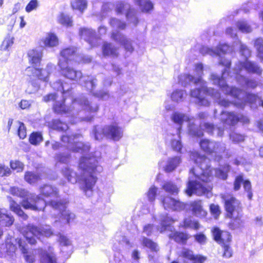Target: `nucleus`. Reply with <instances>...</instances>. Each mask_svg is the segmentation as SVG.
<instances>
[{"instance_id":"nucleus-20","label":"nucleus","mask_w":263,"mask_h":263,"mask_svg":"<svg viewBox=\"0 0 263 263\" xmlns=\"http://www.w3.org/2000/svg\"><path fill=\"white\" fill-rule=\"evenodd\" d=\"M195 85L199 87L191 90V96L196 98V103L198 105L200 106H209L210 105V102L207 99L201 96V93L203 92L204 93L208 95H209V94L201 88V85L200 84H198L197 85Z\"/></svg>"},{"instance_id":"nucleus-25","label":"nucleus","mask_w":263,"mask_h":263,"mask_svg":"<svg viewBox=\"0 0 263 263\" xmlns=\"http://www.w3.org/2000/svg\"><path fill=\"white\" fill-rule=\"evenodd\" d=\"M40 194L45 197L58 198L59 191L58 188L49 184H44L40 188Z\"/></svg>"},{"instance_id":"nucleus-23","label":"nucleus","mask_w":263,"mask_h":263,"mask_svg":"<svg viewBox=\"0 0 263 263\" xmlns=\"http://www.w3.org/2000/svg\"><path fill=\"white\" fill-rule=\"evenodd\" d=\"M172 121L178 125L177 128V134H180L181 130L182 129V125L184 122H188L190 120V118L186 114L181 113L178 111L174 112L171 115Z\"/></svg>"},{"instance_id":"nucleus-12","label":"nucleus","mask_w":263,"mask_h":263,"mask_svg":"<svg viewBox=\"0 0 263 263\" xmlns=\"http://www.w3.org/2000/svg\"><path fill=\"white\" fill-rule=\"evenodd\" d=\"M115 10L117 14H122L124 11H127L126 13V17L127 20L130 23L136 26L139 20L137 16V12L134 9L130 7V6L127 3L123 1H118L115 3Z\"/></svg>"},{"instance_id":"nucleus-61","label":"nucleus","mask_w":263,"mask_h":263,"mask_svg":"<svg viewBox=\"0 0 263 263\" xmlns=\"http://www.w3.org/2000/svg\"><path fill=\"white\" fill-rule=\"evenodd\" d=\"M239 48L240 54L244 57L246 60H248L247 59L251 54V51L250 49L248 48L247 46L242 44L241 42H240Z\"/></svg>"},{"instance_id":"nucleus-18","label":"nucleus","mask_w":263,"mask_h":263,"mask_svg":"<svg viewBox=\"0 0 263 263\" xmlns=\"http://www.w3.org/2000/svg\"><path fill=\"white\" fill-rule=\"evenodd\" d=\"M224 200L225 209L229 215H234L235 212L240 214V212H242L240 202L236 198L230 197Z\"/></svg>"},{"instance_id":"nucleus-53","label":"nucleus","mask_w":263,"mask_h":263,"mask_svg":"<svg viewBox=\"0 0 263 263\" xmlns=\"http://www.w3.org/2000/svg\"><path fill=\"white\" fill-rule=\"evenodd\" d=\"M229 171V166L228 165L224 170L221 168L214 169L215 175L216 177L221 179L222 180H226L228 177V172Z\"/></svg>"},{"instance_id":"nucleus-47","label":"nucleus","mask_w":263,"mask_h":263,"mask_svg":"<svg viewBox=\"0 0 263 263\" xmlns=\"http://www.w3.org/2000/svg\"><path fill=\"white\" fill-rule=\"evenodd\" d=\"M41 179V176L37 173L27 172L25 175V180L30 184L36 183Z\"/></svg>"},{"instance_id":"nucleus-17","label":"nucleus","mask_w":263,"mask_h":263,"mask_svg":"<svg viewBox=\"0 0 263 263\" xmlns=\"http://www.w3.org/2000/svg\"><path fill=\"white\" fill-rule=\"evenodd\" d=\"M161 202L164 208L166 210L180 211L185 208V204L179 200H176L170 196H165L162 199Z\"/></svg>"},{"instance_id":"nucleus-40","label":"nucleus","mask_w":263,"mask_h":263,"mask_svg":"<svg viewBox=\"0 0 263 263\" xmlns=\"http://www.w3.org/2000/svg\"><path fill=\"white\" fill-rule=\"evenodd\" d=\"M199 223L198 221L194 220L191 217L185 218L184 219L183 224L181 227L185 229H193L198 230L199 228Z\"/></svg>"},{"instance_id":"nucleus-14","label":"nucleus","mask_w":263,"mask_h":263,"mask_svg":"<svg viewBox=\"0 0 263 263\" xmlns=\"http://www.w3.org/2000/svg\"><path fill=\"white\" fill-rule=\"evenodd\" d=\"M243 69L248 73H255L258 76H260L262 72V68L258 64L248 60H245L243 62L238 61L234 67V70L237 73H240Z\"/></svg>"},{"instance_id":"nucleus-43","label":"nucleus","mask_w":263,"mask_h":263,"mask_svg":"<svg viewBox=\"0 0 263 263\" xmlns=\"http://www.w3.org/2000/svg\"><path fill=\"white\" fill-rule=\"evenodd\" d=\"M71 5L73 9L83 13L87 8V2L86 0H74L71 2Z\"/></svg>"},{"instance_id":"nucleus-30","label":"nucleus","mask_w":263,"mask_h":263,"mask_svg":"<svg viewBox=\"0 0 263 263\" xmlns=\"http://www.w3.org/2000/svg\"><path fill=\"white\" fill-rule=\"evenodd\" d=\"M181 162L180 156H174L168 158L166 165L163 167L164 171L166 173H170L174 171Z\"/></svg>"},{"instance_id":"nucleus-49","label":"nucleus","mask_w":263,"mask_h":263,"mask_svg":"<svg viewBox=\"0 0 263 263\" xmlns=\"http://www.w3.org/2000/svg\"><path fill=\"white\" fill-rule=\"evenodd\" d=\"M43 140V136L41 133L36 132H33L30 136L29 142L34 145L39 144Z\"/></svg>"},{"instance_id":"nucleus-27","label":"nucleus","mask_w":263,"mask_h":263,"mask_svg":"<svg viewBox=\"0 0 263 263\" xmlns=\"http://www.w3.org/2000/svg\"><path fill=\"white\" fill-rule=\"evenodd\" d=\"M81 85L86 88L91 94L96 88L97 80L92 76H83L80 79Z\"/></svg>"},{"instance_id":"nucleus-8","label":"nucleus","mask_w":263,"mask_h":263,"mask_svg":"<svg viewBox=\"0 0 263 263\" xmlns=\"http://www.w3.org/2000/svg\"><path fill=\"white\" fill-rule=\"evenodd\" d=\"M156 219L158 221L160 224V228L158 230L160 233H163L168 230L172 232L169 234V237L173 239L177 243L185 244L187 240L190 238L189 235L186 233L174 231L175 228L172 226V224L174 222V219L168 216V214L166 213H161L158 215Z\"/></svg>"},{"instance_id":"nucleus-2","label":"nucleus","mask_w":263,"mask_h":263,"mask_svg":"<svg viewBox=\"0 0 263 263\" xmlns=\"http://www.w3.org/2000/svg\"><path fill=\"white\" fill-rule=\"evenodd\" d=\"M97 158L93 156H83L79 161V167L83 171V175L79 176L76 172L68 167L62 170V173L67 180L72 183H76L78 180L82 182V189L86 195L90 197L92 193V188L97 181L94 175L96 172L102 171V166L98 164Z\"/></svg>"},{"instance_id":"nucleus-37","label":"nucleus","mask_w":263,"mask_h":263,"mask_svg":"<svg viewBox=\"0 0 263 263\" xmlns=\"http://www.w3.org/2000/svg\"><path fill=\"white\" fill-rule=\"evenodd\" d=\"M102 53L104 56L117 57V49L111 43H104L102 46Z\"/></svg>"},{"instance_id":"nucleus-19","label":"nucleus","mask_w":263,"mask_h":263,"mask_svg":"<svg viewBox=\"0 0 263 263\" xmlns=\"http://www.w3.org/2000/svg\"><path fill=\"white\" fill-rule=\"evenodd\" d=\"M111 38L115 41L123 46L126 51L129 53H132L133 51L134 48L131 41L128 40L125 35L119 31H113L111 33Z\"/></svg>"},{"instance_id":"nucleus-58","label":"nucleus","mask_w":263,"mask_h":263,"mask_svg":"<svg viewBox=\"0 0 263 263\" xmlns=\"http://www.w3.org/2000/svg\"><path fill=\"white\" fill-rule=\"evenodd\" d=\"M221 237V238H220V241H219V243L221 244V246H223L224 244H229L232 238L230 233L227 231H222Z\"/></svg>"},{"instance_id":"nucleus-51","label":"nucleus","mask_w":263,"mask_h":263,"mask_svg":"<svg viewBox=\"0 0 263 263\" xmlns=\"http://www.w3.org/2000/svg\"><path fill=\"white\" fill-rule=\"evenodd\" d=\"M70 158V155L68 152L57 153L55 156V159L57 161L62 163H67L69 162Z\"/></svg>"},{"instance_id":"nucleus-31","label":"nucleus","mask_w":263,"mask_h":263,"mask_svg":"<svg viewBox=\"0 0 263 263\" xmlns=\"http://www.w3.org/2000/svg\"><path fill=\"white\" fill-rule=\"evenodd\" d=\"M14 218L9 215L5 209H0V226L10 227L14 222Z\"/></svg>"},{"instance_id":"nucleus-57","label":"nucleus","mask_w":263,"mask_h":263,"mask_svg":"<svg viewBox=\"0 0 263 263\" xmlns=\"http://www.w3.org/2000/svg\"><path fill=\"white\" fill-rule=\"evenodd\" d=\"M13 44V38L10 36H7L3 41L0 46L1 50H8L9 47L11 46Z\"/></svg>"},{"instance_id":"nucleus-48","label":"nucleus","mask_w":263,"mask_h":263,"mask_svg":"<svg viewBox=\"0 0 263 263\" xmlns=\"http://www.w3.org/2000/svg\"><path fill=\"white\" fill-rule=\"evenodd\" d=\"M162 187L165 191L171 194H177L179 191L178 188L176 185L171 181L165 182Z\"/></svg>"},{"instance_id":"nucleus-26","label":"nucleus","mask_w":263,"mask_h":263,"mask_svg":"<svg viewBox=\"0 0 263 263\" xmlns=\"http://www.w3.org/2000/svg\"><path fill=\"white\" fill-rule=\"evenodd\" d=\"M181 256L192 262V263H203L206 258L201 255H195L190 250L184 249L181 253Z\"/></svg>"},{"instance_id":"nucleus-35","label":"nucleus","mask_w":263,"mask_h":263,"mask_svg":"<svg viewBox=\"0 0 263 263\" xmlns=\"http://www.w3.org/2000/svg\"><path fill=\"white\" fill-rule=\"evenodd\" d=\"M188 132L189 135L193 137H200L203 135L200 127L192 122L191 119L188 122Z\"/></svg>"},{"instance_id":"nucleus-1","label":"nucleus","mask_w":263,"mask_h":263,"mask_svg":"<svg viewBox=\"0 0 263 263\" xmlns=\"http://www.w3.org/2000/svg\"><path fill=\"white\" fill-rule=\"evenodd\" d=\"M11 194L17 197L25 198L22 201V205L25 209L32 211H44L46 206L49 205L54 210L59 212L60 218L65 220L67 223H70L75 218L74 213L67 210L69 202L67 199L63 198L59 200H50L46 202L40 195L30 194L28 195V192L25 190L17 187L10 188Z\"/></svg>"},{"instance_id":"nucleus-15","label":"nucleus","mask_w":263,"mask_h":263,"mask_svg":"<svg viewBox=\"0 0 263 263\" xmlns=\"http://www.w3.org/2000/svg\"><path fill=\"white\" fill-rule=\"evenodd\" d=\"M81 37L89 43L91 47H96L99 45L100 39L96 35L95 30L90 28H81L79 30Z\"/></svg>"},{"instance_id":"nucleus-60","label":"nucleus","mask_w":263,"mask_h":263,"mask_svg":"<svg viewBox=\"0 0 263 263\" xmlns=\"http://www.w3.org/2000/svg\"><path fill=\"white\" fill-rule=\"evenodd\" d=\"M157 192V188L154 185L151 186L149 189L147 193H146V195L148 198V200L149 202H153L155 200Z\"/></svg>"},{"instance_id":"nucleus-6","label":"nucleus","mask_w":263,"mask_h":263,"mask_svg":"<svg viewBox=\"0 0 263 263\" xmlns=\"http://www.w3.org/2000/svg\"><path fill=\"white\" fill-rule=\"evenodd\" d=\"M123 128L117 123L104 126L95 125L92 134L96 140L101 141L104 138L114 141H119L123 136Z\"/></svg>"},{"instance_id":"nucleus-29","label":"nucleus","mask_w":263,"mask_h":263,"mask_svg":"<svg viewBox=\"0 0 263 263\" xmlns=\"http://www.w3.org/2000/svg\"><path fill=\"white\" fill-rule=\"evenodd\" d=\"M242 212H240V214L237 213V215H229V217H231V220L229 224L230 229L232 230H236L241 229L244 226V220L241 219Z\"/></svg>"},{"instance_id":"nucleus-42","label":"nucleus","mask_w":263,"mask_h":263,"mask_svg":"<svg viewBox=\"0 0 263 263\" xmlns=\"http://www.w3.org/2000/svg\"><path fill=\"white\" fill-rule=\"evenodd\" d=\"M18 245L22 253L24 254L25 260L29 263H33L35 261L34 257L32 256L27 254V248L26 245L24 241L22 240L19 239L18 241Z\"/></svg>"},{"instance_id":"nucleus-41","label":"nucleus","mask_w":263,"mask_h":263,"mask_svg":"<svg viewBox=\"0 0 263 263\" xmlns=\"http://www.w3.org/2000/svg\"><path fill=\"white\" fill-rule=\"evenodd\" d=\"M49 126L53 129L61 132L65 131L68 129L67 124L59 119H53L49 123Z\"/></svg>"},{"instance_id":"nucleus-11","label":"nucleus","mask_w":263,"mask_h":263,"mask_svg":"<svg viewBox=\"0 0 263 263\" xmlns=\"http://www.w3.org/2000/svg\"><path fill=\"white\" fill-rule=\"evenodd\" d=\"M199 144L201 149L204 152L210 154H215L218 161L221 159V154L226 150V146L224 143L207 139L201 140Z\"/></svg>"},{"instance_id":"nucleus-16","label":"nucleus","mask_w":263,"mask_h":263,"mask_svg":"<svg viewBox=\"0 0 263 263\" xmlns=\"http://www.w3.org/2000/svg\"><path fill=\"white\" fill-rule=\"evenodd\" d=\"M179 83L182 86L186 87L189 85H197L200 84L201 88L203 90V86H207L206 83L202 79L195 78L190 74L183 73L178 77Z\"/></svg>"},{"instance_id":"nucleus-46","label":"nucleus","mask_w":263,"mask_h":263,"mask_svg":"<svg viewBox=\"0 0 263 263\" xmlns=\"http://www.w3.org/2000/svg\"><path fill=\"white\" fill-rule=\"evenodd\" d=\"M142 244L143 246L148 248L152 252H157L158 250L157 244L146 237H142Z\"/></svg>"},{"instance_id":"nucleus-56","label":"nucleus","mask_w":263,"mask_h":263,"mask_svg":"<svg viewBox=\"0 0 263 263\" xmlns=\"http://www.w3.org/2000/svg\"><path fill=\"white\" fill-rule=\"evenodd\" d=\"M178 139H173L171 141V146L172 149L179 153L181 152L182 144L180 140V134H177Z\"/></svg>"},{"instance_id":"nucleus-5","label":"nucleus","mask_w":263,"mask_h":263,"mask_svg":"<svg viewBox=\"0 0 263 263\" xmlns=\"http://www.w3.org/2000/svg\"><path fill=\"white\" fill-rule=\"evenodd\" d=\"M219 64L224 66L222 76L220 77L216 74L212 73L211 75V80L213 83L218 86L224 93L238 100V102L234 103L235 106L238 108L243 109L245 106L246 102L253 103L258 101L259 97L257 95L251 93H246L245 100H241L240 99L243 96L242 90L234 86H229L225 80L226 77L229 75L230 68L231 65V61L221 58Z\"/></svg>"},{"instance_id":"nucleus-36","label":"nucleus","mask_w":263,"mask_h":263,"mask_svg":"<svg viewBox=\"0 0 263 263\" xmlns=\"http://www.w3.org/2000/svg\"><path fill=\"white\" fill-rule=\"evenodd\" d=\"M186 91L182 89H177L174 90L171 94L172 101L179 103L183 102L187 97Z\"/></svg>"},{"instance_id":"nucleus-9","label":"nucleus","mask_w":263,"mask_h":263,"mask_svg":"<svg viewBox=\"0 0 263 263\" xmlns=\"http://www.w3.org/2000/svg\"><path fill=\"white\" fill-rule=\"evenodd\" d=\"M53 234V231L49 226L39 228L35 225L29 224L27 226L24 236L27 242L31 245L36 243V239H40L41 236L49 237Z\"/></svg>"},{"instance_id":"nucleus-50","label":"nucleus","mask_w":263,"mask_h":263,"mask_svg":"<svg viewBox=\"0 0 263 263\" xmlns=\"http://www.w3.org/2000/svg\"><path fill=\"white\" fill-rule=\"evenodd\" d=\"M254 46L257 51L258 57L260 62L263 63V39H256L254 43Z\"/></svg>"},{"instance_id":"nucleus-45","label":"nucleus","mask_w":263,"mask_h":263,"mask_svg":"<svg viewBox=\"0 0 263 263\" xmlns=\"http://www.w3.org/2000/svg\"><path fill=\"white\" fill-rule=\"evenodd\" d=\"M235 25L237 29L242 33H250L252 31L251 26L247 21H238Z\"/></svg>"},{"instance_id":"nucleus-63","label":"nucleus","mask_w":263,"mask_h":263,"mask_svg":"<svg viewBox=\"0 0 263 263\" xmlns=\"http://www.w3.org/2000/svg\"><path fill=\"white\" fill-rule=\"evenodd\" d=\"M92 95L94 97L102 100H106L109 97L108 92L103 90L94 91Z\"/></svg>"},{"instance_id":"nucleus-38","label":"nucleus","mask_w":263,"mask_h":263,"mask_svg":"<svg viewBox=\"0 0 263 263\" xmlns=\"http://www.w3.org/2000/svg\"><path fill=\"white\" fill-rule=\"evenodd\" d=\"M134 2L143 12H148L154 8L153 4L149 0H134Z\"/></svg>"},{"instance_id":"nucleus-21","label":"nucleus","mask_w":263,"mask_h":263,"mask_svg":"<svg viewBox=\"0 0 263 263\" xmlns=\"http://www.w3.org/2000/svg\"><path fill=\"white\" fill-rule=\"evenodd\" d=\"M77 54V48L74 47H70L65 48L61 51V56L63 61L67 62V64L69 61L79 62L80 59Z\"/></svg>"},{"instance_id":"nucleus-28","label":"nucleus","mask_w":263,"mask_h":263,"mask_svg":"<svg viewBox=\"0 0 263 263\" xmlns=\"http://www.w3.org/2000/svg\"><path fill=\"white\" fill-rule=\"evenodd\" d=\"M38 254L41 263H57V259L54 253L48 252L45 250L40 249Z\"/></svg>"},{"instance_id":"nucleus-52","label":"nucleus","mask_w":263,"mask_h":263,"mask_svg":"<svg viewBox=\"0 0 263 263\" xmlns=\"http://www.w3.org/2000/svg\"><path fill=\"white\" fill-rule=\"evenodd\" d=\"M110 25L115 28L123 30L125 29L126 24L124 22L116 18H111L109 21Z\"/></svg>"},{"instance_id":"nucleus-22","label":"nucleus","mask_w":263,"mask_h":263,"mask_svg":"<svg viewBox=\"0 0 263 263\" xmlns=\"http://www.w3.org/2000/svg\"><path fill=\"white\" fill-rule=\"evenodd\" d=\"M203 89L209 94V96L213 97L220 106L227 107L231 104V102L228 100L221 98L220 93L217 90L209 87L207 86H203Z\"/></svg>"},{"instance_id":"nucleus-44","label":"nucleus","mask_w":263,"mask_h":263,"mask_svg":"<svg viewBox=\"0 0 263 263\" xmlns=\"http://www.w3.org/2000/svg\"><path fill=\"white\" fill-rule=\"evenodd\" d=\"M59 41L58 37L53 33L48 34L44 41V44L46 47H52L58 45Z\"/></svg>"},{"instance_id":"nucleus-10","label":"nucleus","mask_w":263,"mask_h":263,"mask_svg":"<svg viewBox=\"0 0 263 263\" xmlns=\"http://www.w3.org/2000/svg\"><path fill=\"white\" fill-rule=\"evenodd\" d=\"M82 137L81 134L64 135L61 137V140L67 144V148L74 152H87L90 145L89 143H83L78 140Z\"/></svg>"},{"instance_id":"nucleus-32","label":"nucleus","mask_w":263,"mask_h":263,"mask_svg":"<svg viewBox=\"0 0 263 263\" xmlns=\"http://www.w3.org/2000/svg\"><path fill=\"white\" fill-rule=\"evenodd\" d=\"M14 218L9 215L5 209H0V226L10 227L14 222Z\"/></svg>"},{"instance_id":"nucleus-62","label":"nucleus","mask_w":263,"mask_h":263,"mask_svg":"<svg viewBox=\"0 0 263 263\" xmlns=\"http://www.w3.org/2000/svg\"><path fill=\"white\" fill-rule=\"evenodd\" d=\"M218 50V53L215 56H219L221 53H226L231 51V48L227 44H219L215 50Z\"/></svg>"},{"instance_id":"nucleus-54","label":"nucleus","mask_w":263,"mask_h":263,"mask_svg":"<svg viewBox=\"0 0 263 263\" xmlns=\"http://www.w3.org/2000/svg\"><path fill=\"white\" fill-rule=\"evenodd\" d=\"M230 140L234 143H239L244 141L245 136L239 133L232 132L229 135Z\"/></svg>"},{"instance_id":"nucleus-55","label":"nucleus","mask_w":263,"mask_h":263,"mask_svg":"<svg viewBox=\"0 0 263 263\" xmlns=\"http://www.w3.org/2000/svg\"><path fill=\"white\" fill-rule=\"evenodd\" d=\"M59 22L60 24L66 27H71L72 26L71 18L64 13L61 14L59 18Z\"/></svg>"},{"instance_id":"nucleus-4","label":"nucleus","mask_w":263,"mask_h":263,"mask_svg":"<svg viewBox=\"0 0 263 263\" xmlns=\"http://www.w3.org/2000/svg\"><path fill=\"white\" fill-rule=\"evenodd\" d=\"M191 158L198 165L201 173L200 175L197 174L194 172V169L191 170L190 172H193L195 180H192L191 177H189L185 190L186 194L189 196L195 194L198 196L204 195L208 198L212 197L211 189L205 187L204 184L200 182H207L212 174L210 160L204 155H200L197 152L193 153L191 155Z\"/></svg>"},{"instance_id":"nucleus-64","label":"nucleus","mask_w":263,"mask_h":263,"mask_svg":"<svg viewBox=\"0 0 263 263\" xmlns=\"http://www.w3.org/2000/svg\"><path fill=\"white\" fill-rule=\"evenodd\" d=\"M243 185L245 192L248 194L247 196L248 199L251 200L253 197V193L252 192L251 182L249 180H245Z\"/></svg>"},{"instance_id":"nucleus-13","label":"nucleus","mask_w":263,"mask_h":263,"mask_svg":"<svg viewBox=\"0 0 263 263\" xmlns=\"http://www.w3.org/2000/svg\"><path fill=\"white\" fill-rule=\"evenodd\" d=\"M58 65L62 75L65 78L74 81H78L82 78V73L81 71L68 66L67 62L63 61L62 59L59 60Z\"/></svg>"},{"instance_id":"nucleus-7","label":"nucleus","mask_w":263,"mask_h":263,"mask_svg":"<svg viewBox=\"0 0 263 263\" xmlns=\"http://www.w3.org/2000/svg\"><path fill=\"white\" fill-rule=\"evenodd\" d=\"M28 55L29 61L35 69L33 74L38 78L39 80L47 82L50 74L55 69V66L51 63H49L45 69L38 68L43 55L41 48L29 50Z\"/></svg>"},{"instance_id":"nucleus-3","label":"nucleus","mask_w":263,"mask_h":263,"mask_svg":"<svg viewBox=\"0 0 263 263\" xmlns=\"http://www.w3.org/2000/svg\"><path fill=\"white\" fill-rule=\"evenodd\" d=\"M52 87L58 91H60L63 95L62 101H56L53 105V109L55 112L58 113H70L74 115V112H77L80 110L83 109L90 114L96 113L99 109V105L93 101H89L87 98L82 96L80 98L73 99L70 98L71 102L70 106H68L65 104L67 99V95L71 94L72 88L66 83H63L59 80L51 84Z\"/></svg>"},{"instance_id":"nucleus-59","label":"nucleus","mask_w":263,"mask_h":263,"mask_svg":"<svg viewBox=\"0 0 263 263\" xmlns=\"http://www.w3.org/2000/svg\"><path fill=\"white\" fill-rule=\"evenodd\" d=\"M200 53L202 55L208 54L211 56H215L216 54L218 53V50H215V49L210 48L206 46H202L200 49Z\"/></svg>"},{"instance_id":"nucleus-24","label":"nucleus","mask_w":263,"mask_h":263,"mask_svg":"<svg viewBox=\"0 0 263 263\" xmlns=\"http://www.w3.org/2000/svg\"><path fill=\"white\" fill-rule=\"evenodd\" d=\"M220 120L224 125H234L239 120V117L234 112L222 111L220 115Z\"/></svg>"},{"instance_id":"nucleus-33","label":"nucleus","mask_w":263,"mask_h":263,"mask_svg":"<svg viewBox=\"0 0 263 263\" xmlns=\"http://www.w3.org/2000/svg\"><path fill=\"white\" fill-rule=\"evenodd\" d=\"M14 218L9 215L5 209H0V226L10 227L14 222Z\"/></svg>"},{"instance_id":"nucleus-34","label":"nucleus","mask_w":263,"mask_h":263,"mask_svg":"<svg viewBox=\"0 0 263 263\" xmlns=\"http://www.w3.org/2000/svg\"><path fill=\"white\" fill-rule=\"evenodd\" d=\"M190 205L194 215L200 218L206 215V212L203 209L200 200L193 201L191 202Z\"/></svg>"},{"instance_id":"nucleus-39","label":"nucleus","mask_w":263,"mask_h":263,"mask_svg":"<svg viewBox=\"0 0 263 263\" xmlns=\"http://www.w3.org/2000/svg\"><path fill=\"white\" fill-rule=\"evenodd\" d=\"M10 208L12 211L21 217L23 220H26L28 216L24 212L20 205L14 201H11L10 203Z\"/></svg>"}]
</instances>
